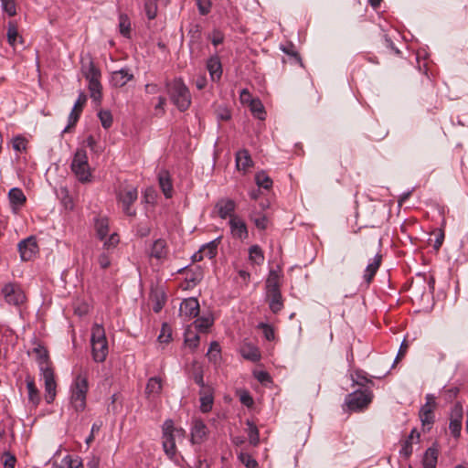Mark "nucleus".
<instances>
[{
    "label": "nucleus",
    "mask_w": 468,
    "mask_h": 468,
    "mask_svg": "<svg viewBox=\"0 0 468 468\" xmlns=\"http://www.w3.org/2000/svg\"><path fill=\"white\" fill-rule=\"evenodd\" d=\"M8 199L14 213H17L27 201L24 192L18 187H13L9 190Z\"/></svg>",
    "instance_id": "17"
},
{
    "label": "nucleus",
    "mask_w": 468,
    "mask_h": 468,
    "mask_svg": "<svg viewBox=\"0 0 468 468\" xmlns=\"http://www.w3.org/2000/svg\"><path fill=\"white\" fill-rule=\"evenodd\" d=\"M438 461V450L430 447L426 450L422 459L423 468H435Z\"/></svg>",
    "instance_id": "27"
},
{
    "label": "nucleus",
    "mask_w": 468,
    "mask_h": 468,
    "mask_svg": "<svg viewBox=\"0 0 468 468\" xmlns=\"http://www.w3.org/2000/svg\"><path fill=\"white\" fill-rule=\"evenodd\" d=\"M144 10L148 19H154L157 14V5L155 0H147L144 4Z\"/></svg>",
    "instance_id": "43"
},
{
    "label": "nucleus",
    "mask_w": 468,
    "mask_h": 468,
    "mask_svg": "<svg viewBox=\"0 0 468 468\" xmlns=\"http://www.w3.org/2000/svg\"><path fill=\"white\" fill-rule=\"evenodd\" d=\"M267 300L272 313L277 314L282 309L283 303L281 292L267 295Z\"/></svg>",
    "instance_id": "34"
},
{
    "label": "nucleus",
    "mask_w": 468,
    "mask_h": 468,
    "mask_svg": "<svg viewBox=\"0 0 468 468\" xmlns=\"http://www.w3.org/2000/svg\"><path fill=\"white\" fill-rule=\"evenodd\" d=\"M117 197L122 212L129 217L135 216L136 210L133 204L138 197L137 188L133 186L123 187L119 191Z\"/></svg>",
    "instance_id": "9"
},
{
    "label": "nucleus",
    "mask_w": 468,
    "mask_h": 468,
    "mask_svg": "<svg viewBox=\"0 0 468 468\" xmlns=\"http://www.w3.org/2000/svg\"><path fill=\"white\" fill-rule=\"evenodd\" d=\"M207 68L209 71L212 80L220 79L222 74V67L218 57H211L207 62Z\"/></svg>",
    "instance_id": "24"
},
{
    "label": "nucleus",
    "mask_w": 468,
    "mask_h": 468,
    "mask_svg": "<svg viewBox=\"0 0 468 468\" xmlns=\"http://www.w3.org/2000/svg\"><path fill=\"white\" fill-rule=\"evenodd\" d=\"M80 112H79V110H76V109H72V111L70 112L69 115V123L68 125L64 128L63 132L62 133H67L69 131V129L74 126L76 124V122H78L79 118H80Z\"/></svg>",
    "instance_id": "52"
},
{
    "label": "nucleus",
    "mask_w": 468,
    "mask_h": 468,
    "mask_svg": "<svg viewBox=\"0 0 468 468\" xmlns=\"http://www.w3.org/2000/svg\"><path fill=\"white\" fill-rule=\"evenodd\" d=\"M119 27L120 32L122 36L128 37L130 34V21L129 18L124 16L121 15L119 17Z\"/></svg>",
    "instance_id": "48"
},
{
    "label": "nucleus",
    "mask_w": 468,
    "mask_h": 468,
    "mask_svg": "<svg viewBox=\"0 0 468 468\" xmlns=\"http://www.w3.org/2000/svg\"><path fill=\"white\" fill-rule=\"evenodd\" d=\"M80 112H79V110H76V109H72V111L70 112L69 115V123L68 125L64 128L63 132L62 133H67L69 131V129L74 126L76 124V122H78L79 118H80Z\"/></svg>",
    "instance_id": "51"
},
{
    "label": "nucleus",
    "mask_w": 468,
    "mask_h": 468,
    "mask_svg": "<svg viewBox=\"0 0 468 468\" xmlns=\"http://www.w3.org/2000/svg\"><path fill=\"white\" fill-rule=\"evenodd\" d=\"M235 208L236 203L234 200L230 198H221L216 203L214 207V213L221 218H230L231 216L235 215Z\"/></svg>",
    "instance_id": "14"
},
{
    "label": "nucleus",
    "mask_w": 468,
    "mask_h": 468,
    "mask_svg": "<svg viewBox=\"0 0 468 468\" xmlns=\"http://www.w3.org/2000/svg\"><path fill=\"white\" fill-rule=\"evenodd\" d=\"M52 468H83V465L80 457L67 455L61 460L60 465H54Z\"/></svg>",
    "instance_id": "31"
},
{
    "label": "nucleus",
    "mask_w": 468,
    "mask_h": 468,
    "mask_svg": "<svg viewBox=\"0 0 468 468\" xmlns=\"http://www.w3.org/2000/svg\"><path fill=\"white\" fill-rule=\"evenodd\" d=\"M250 111L253 113L254 117L258 118L259 120H265L266 118V112L264 111V107L261 101L259 100H251L250 103Z\"/></svg>",
    "instance_id": "38"
},
{
    "label": "nucleus",
    "mask_w": 468,
    "mask_h": 468,
    "mask_svg": "<svg viewBox=\"0 0 468 468\" xmlns=\"http://www.w3.org/2000/svg\"><path fill=\"white\" fill-rule=\"evenodd\" d=\"M166 92L173 104L180 111H186L191 104V95L182 79L176 78L165 83Z\"/></svg>",
    "instance_id": "3"
},
{
    "label": "nucleus",
    "mask_w": 468,
    "mask_h": 468,
    "mask_svg": "<svg viewBox=\"0 0 468 468\" xmlns=\"http://www.w3.org/2000/svg\"><path fill=\"white\" fill-rule=\"evenodd\" d=\"M213 405V397L211 394L202 396L200 399V410L207 413L211 410Z\"/></svg>",
    "instance_id": "46"
},
{
    "label": "nucleus",
    "mask_w": 468,
    "mask_h": 468,
    "mask_svg": "<svg viewBox=\"0 0 468 468\" xmlns=\"http://www.w3.org/2000/svg\"><path fill=\"white\" fill-rule=\"evenodd\" d=\"M94 226L97 234H107L109 231V221L106 218H97Z\"/></svg>",
    "instance_id": "44"
},
{
    "label": "nucleus",
    "mask_w": 468,
    "mask_h": 468,
    "mask_svg": "<svg viewBox=\"0 0 468 468\" xmlns=\"http://www.w3.org/2000/svg\"><path fill=\"white\" fill-rule=\"evenodd\" d=\"M26 383L28 392V401L33 407L36 408L40 402L39 391L36 387L35 381L32 378L27 377L26 378Z\"/></svg>",
    "instance_id": "23"
},
{
    "label": "nucleus",
    "mask_w": 468,
    "mask_h": 468,
    "mask_svg": "<svg viewBox=\"0 0 468 468\" xmlns=\"http://www.w3.org/2000/svg\"><path fill=\"white\" fill-rule=\"evenodd\" d=\"M199 342V335L190 332L186 331V336H185V343L190 347V348H196Z\"/></svg>",
    "instance_id": "50"
},
{
    "label": "nucleus",
    "mask_w": 468,
    "mask_h": 468,
    "mask_svg": "<svg viewBox=\"0 0 468 468\" xmlns=\"http://www.w3.org/2000/svg\"><path fill=\"white\" fill-rule=\"evenodd\" d=\"M426 403L420 410V419L423 426L432 425L435 420L434 410L437 406L436 398L433 394H427Z\"/></svg>",
    "instance_id": "12"
},
{
    "label": "nucleus",
    "mask_w": 468,
    "mask_h": 468,
    "mask_svg": "<svg viewBox=\"0 0 468 468\" xmlns=\"http://www.w3.org/2000/svg\"><path fill=\"white\" fill-rule=\"evenodd\" d=\"M1 6L9 16H14L16 14L15 0H1Z\"/></svg>",
    "instance_id": "45"
},
{
    "label": "nucleus",
    "mask_w": 468,
    "mask_h": 468,
    "mask_svg": "<svg viewBox=\"0 0 468 468\" xmlns=\"http://www.w3.org/2000/svg\"><path fill=\"white\" fill-rule=\"evenodd\" d=\"M351 380L353 382V386L356 385L364 388H366L367 384L372 383L368 378L367 374L363 370H356L351 374Z\"/></svg>",
    "instance_id": "35"
},
{
    "label": "nucleus",
    "mask_w": 468,
    "mask_h": 468,
    "mask_svg": "<svg viewBox=\"0 0 468 468\" xmlns=\"http://www.w3.org/2000/svg\"><path fill=\"white\" fill-rule=\"evenodd\" d=\"M207 356L210 362L217 364L221 358V349L218 342H211Z\"/></svg>",
    "instance_id": "37"
},
{
    "label": "nucleus",
    "mask_w": 468,
    "mask_h": 468,
    "mask_svg": "<svg viewBox=\"0 0 468 468\" xmlns=\"http://www.w3.org/2000/svg\"><path fill=\"white\" fill-rule=\"evenodd\" d=\"M2 295L8 304L15 306H19L26 300V295L21 286L14 282L4 285L2 288Z\"/></svg>",
    "instance_id": "10"
},
{
    "label": "nucleus",
    "mask_w": 468,
    "mask_h": 468,
    "mask_svg": "<svg viewBox=\"0 0 468 468\" xmlns=\"http://www.w3.org/2000/svg\"><path fill=\"white\" fill-rule=\"evenodd\" d=\"M253 165L252 159L248 150L241 149L236 154V166L238 170L247 171Z\"/></svg>",
    "instance_id": "21"
},
{
    "label": "nucleus",
    "mask_w": 468,
    "mask_h": 468,
    "mask_svg": "<svg viewBox=\"0 0 468 468\" xmlns=\"http://www.w3.org/2000/svg\"><path fill=\"white\" fill-rule=\"evenodd\" d=\"M207 435V428L200 420H195L191 427V441L194 444L201 443Z\"/></svg>",
    "instance_id": "18"
},
{
    "label": "nucleus",
    "mask_w": 468,
    "mask_h": 468,
    "mask_svg": "<svg viewBox=\"0 0 468 468\" xmlns=\"http://www.w3.org/2000/svg\"><path fill=\"white\" fill-rule=\"evenodd\" d=\"M165 104H166V99L163 96L158 97V102L154 106L156 115H163L165 113Z\"/></svg>",
    "instance_id": "60"
},
{
    "label": "nucleus",
    "mask_w": 468,
    "mask_h": 468,
    "mask_svg": "<svg viewBox=\"0 0 468 468\" xmlns=\"http://www.w3.org/2000/svg\"><path fill=\"white\" fill-rule=\"evenodd\" d=\"M18 250L23 261L31 260L38 250L36 236H27V239L20 241Z\"/></svg>",
    "instance_id": "13"
},
{
    "label": "nucleus",
    "mask_w": 468,
    "mask_h": 468,
    "mask_svg": "<svg viewBox=\"0 0 468 468\" xmlns=\"http://www.w3.org/2000/svg\"><path fill=\"white\" fill-rule=\"evenodd\" d=\"M381 259L382 256L380 254H376L372 261L367 264L364 273V280L367 283H369L377 273L381 264Z\"/></svg>",
    "instance_id": "26"
},
{
    "label": "nucleus",
    "mask_w": 468,
    "mask_h": 468,
    "mask_svg": "<svg viewBox=\"0 0 468 468\" xmlns=\"http://www.w3.org/2000/svg\"><path fill=\"white\" fill-rule=\"evenodd\" d=\"M90 344L93 360L96 363L104 362L108 356L109 348L105 331L101 324H95L92 326Z\"/></svg>",
    "instance_id": "4"
},
{
    "label": "nucleus",
    "mask_w": 468,
    "mask_h": 468,
    "mask_svg": "<svg viewBox=\"0 0 468 468\" xmlns=\"http://www.w3.org/2000/svg\"><path fill=\"white\" fill-rule=\"evenodd\" d=\"M373 398L372 391L368 388L356 389L348 394L346 398L345 403L349 410L358 411L367 408L371 402Z\"/></svg>",
    "instance_id": "7"
},
{
    "label": "nucleus",
    "mask_w": 468,
    "mask_h": 468,
    "mask_svg": "<svg viewBox=\"0 0 468 468\" xmlns=\"http://www.w3.org/2000/svg\"><path fill=\"white\" fill-rule=\"evenodd\" d=\"M82 72L84 77L89 82V90L90 93V98L96 101L100 102L101 99V71L95 66L92 61H90L87 65L82 66Z\"/></svg>",
    "instance_id": "5"
},
{
    "label": "nucleus",
    "mask_w": 468,
    "mask_h": 468,
    "mask_svg": "<svg viewBox=\"0 0 468 468\" xmlns=\"http://www.w3.org/2000/svg\"><path fill=\"white\" fill-rule=\"evenodd\" d=\"M6 37L8 44L12 47L16 46L17 39L20 37L18 36L17 27L13 21H10L7 25Z\"/></svg>",
    "instance_id": "39"
},
{
    "label": "nucleus",
    "mask_w": 468,
    "mask_h": 468,
    "mask_svg": "<svg viewBox=\"0 0 468 468\" xmlns=\"http://www.w3.org/2000/svg\"><path fill=\"white\" fill-rule=\"evenodd\" d=\"M250 261L256 265H261L264 261V255L261 249L258 245H253L249 250Z\"/></svg>",
    "instance_id": "36"
},
{
    "label": "nucleus",
    "mask_w": 468,
    "mask_h": 468,
    "mask_svg": "<svg viewBox=\"0 0 468 468\" xmlns=\"http://www.w3.org/2000/svg\"><path fill=\"white\" fill-rule=\"evenodd\" d=\"M198 11L201 15L205 16L210 12L211 2L210 0H197Z\"/></svg>",
    "instance_id": "58"
},
{
    "label": "nucleus",
    "mask_w": 468,
    "mask_h": 468,
    "mask_svg": "<svg viewBox=\"0 0 468 468\" xmlns=\"http://www.w3.org/2000/svg\"><path fill=\"white\" fill-rule=\"evenodd\" d=\"M239 353L243 358L251 362H257L261 359L259 348L250 342H244L239 347Z\"/></svg>",
    "instance_id": "19"
},
{
    "label": "nucleus",
    "mask_w": 468,
    "mask_h": 468,
    "mask_svg": "<svg viewBox=\"0 0 468 468\" xmlns=\"http://www.w3.org/2000/svg\"><path fill=\"white\" fill-rule=\"evenodd\" d=\"M229 225L232 234H248L247 225L239 215L231 216Z\"/></svg>",
    "instance_id": "25"
},
{
    "label": "nucleus",
    "mask_w": 468,
    "mask_h": 468,
    "mask_svg": "<svg viewBox=\"0 0 468 468\" xmlns=\"http://www.w3.org/2000/svg\"><path fill=\"white\" fill-rule=\"evenodd\" d=\"M239 459L247 468H256L258 465L256 460L249 453L241 452Z\"/></svg>",
    "instance_id": "49"
},
{
    "label": "nucleus",
    "mask_w": 468,
    "mask_h": 468,
    "mask_svg": "<svg viewBox=\"0 0 468 468\" xmlns=\"http://www.w3.org/2000/svg\"><path fill=\"white\" fill-rule=\"evenodd\" d=\"M110 253H107V252H102L100 256H99V259H98V261H99V264L101 266V268L102 269H106L110 266L111 264V260H110V256H109Z\"/></svg>",
    "instance_id": "61"
},
{
    "label": "nucleus",
    "mask_w": 468,
    "mask_h": 468,
    "mask_svg": "<svg viewBox=\"0 0 468 468\" xmlns=\"http://www.w3.org/2000/svg\"><path fill=\"white\" fill-rule=\"evenodd\" d=\"M258 327L262 330L263 335L267 340L271 341L274 339V331L270 324L265 323H260L258 324Z\"/></svg>",
    "instance_id": "54"
},
{
    "label": "nucleus",
    "mask_w": 468,
    "mask_h": 468,
    "mask_svg": "<svg viewBox=\"0 0 468 468\" xmlns=\"http://www.w3.org/2000/svg\"><path fill=\"white\" fill-rule=\"evenodd\" d=\"M463 419V408L461 402H456L450 412L449 430L451 434L458 439L461 435Z\"/></svg>",
    "instance_id": "11"
},
{
    "label": "nucleus",
    "mask_w": 468,
    "mask_h": 468,
    "mask_svg": "<svg viewBox=\"0 0 468 468\" xmlns=\"http://www.w3.org/2000/svg\"><path fill=\"white\" fill-rule=\"evenodd\" d=\"M412 444H413V442L410 441V440H405L402 442L401 449L399 451V454L401 456H403L405 459L410 458V455L412 454V452H413Z\"/></svg>",
    "instance_id": "53"
},
{
    "label": "nucleus",
    "mask_w": 468,
    "mask_h": 468,
    "mask_svg": "<svg viewBox=\"0 0 468 468\" xmlns=\"http://www.w3.org/2000/svg\"><path fill=\"white\" fill-rule=\"evenodd\" d=\"M88 390L87 376L81 373L77 374L69 388V406L76 413L85 410Z\"/></svg>",
    "instance_id": "2"
},
{
    "label": "nucleus",
    "mask_w": 468,
    "mask_h": 468,
    "mask_svg": "<svg viewBox=\"0 0 468 468\" xmlns=\"http://www.w3.org/2000/svg\"><path fill=\"white\" fill-rule=\"evenodd\" d=\"M151 255L156 259H162L166 255V242L165 239H158L154 242Z\"/></svg>",
    "instance_id": "33"
},
{
    "label": "nucleus",
    "mask_w": 468,
    "mask_h": 468,
    "mask_svg": "<svg viewBox=\"0 0 468 468\" xmlns=\"http://www.w3.org/2000/svg\"><path fill=\"white\" fill-rule=\"evenodd\" d=\"M255 181H256V184L259 186V187H261V188H264L267 190L270 189L272 186V180L263 171L256 174Z\"/></svg>",
    "instance_id": "41"
},
{
    "label": "nucleus",
    "mask_w": 468,
    "mask_h": 468,
    "mask_svg": "<svg viewBox=\"0 0 468 468\" xmlns=\"http://www.w3.org/2000/svg\"><path fill=\"white\" fill-rule=\"evenodd\" d=\"M13 147L16 151H22L26 149V144L24 139L16 137L13 142Z\"/></svg>",
    "instance_id": "64"
},
{
    "label": "nucleus",
    "mask_w": 468,
    "mask_h": 468,
    "mask_svg": "<svg viewBox=\"0 0 468 468\" xmlns=\"http://www.w3.org/2000/svg\"><path fill=\"white\" fill-rule=\"evenodd\" d=\"M156 191L153 187H148L144 193V201L147 204H154L156 199Z\"/></svg>",
    "instance_id": "57"
},
{
    "label": "nucleus",
    "mask_w": 468,
    "mask_h": 468,
    "mask_svg": "<svg viewBox=\"0 0 468 468\" xmlns=\"http://www.w3.org/2000/svg\"><path fill=\"white\" fill-rule=\"evenodd\" d=\"M213 317L211 315L201 316L195 320V327L199 332H206L213 324Z\"/></svg>",
    "instance_id": "40"
},
{
    "label": "nucleus",
    "mask_w": 468,
    "mask_h": 468,
    "mask_svg": "<svg viewBox=\"0 0 468 468\" xmlns=\"http://www.w3.org/2000/svg\"><path fill=\"white\" fill-rule=\"evenodd\" d=\"M180 315L185 318L197 317L199 313V303L197 298L185 299L179 307Z\"/></svg>",
    "instance_id": "15"
},
{
    "label": "nucleus",
    "mask_w": 468,
    "mask_h": 468,
    "mask_svg": "<svg viewBox=\"0 0 468 468\" xmlns=\"http://www.w3.org/2000/svg\"><path fill=\"white\" fill-rule=\"evenodd\" d=\"M158 181L161 190L166 198L173 196V185L169 173L167 171H161L158 175Z\"/></svg>",
    "instance_id": "22"
},
{
    "label": "nucleus",
    "mask_w": 468,
    "mask_h": 468,
    "mask_svg": "<svg viewBox=\"0 0 468 468\" xmlns=\"http://www.w3.org/2000/svg\"><path fill=\"white\" fill-rule=\"evenodd\" d=\"M183 429L173 427L172 420H166L163 428V448L166 455L172 459L176 454V436H183Z\"/></svg>",
    "instance_id": "8"
},
{
    "label": "nucleus",
    "mask_w": 468,
    "mask_h": 468,
    "mask_svg": "<svg viewBox=\"0 0 468 468\" xmlns=\"http://www.w3.org/2000/svg\"><path fill=\"white\" fill-rule=\"evenodd\" d=\"M102 243L103 252L111 253L120 242L119 236H99Z\"/></svg>",
    "instance_id": "32"
},
{
    "label": "nucleus",
    "mask_w": 468,
    "mask_h": 468,
    "mask_svg": "<svg viewBox=\"0 0 468 468\" xmlns=\"http://www.w3.org/2000/svg\"><path fill=\"white\" fill-rule=\"evenodd\" d=\"M133 79V74L128 68H122L113 71L111 76L110 82L113 87L121 88L126 85Z\"/></svg>",
    "instance_id": "16"
},
{
    "label": "nucleus",
    "mask_w": 468,
    "mask_h": 468,
    "mask_svg": "<svg viewBox=\"0 0 468 468\" xmlns=\"http://www.w3.org/2000/svg\"><path fill=\"white\" fill-rule=\"evenodd\" d=\"M2 459H3L4 468H15V464L16 462L15 455L6 452L3 454Z\"/></svg>",
    "instance_id": "56"
},
{
    "label": "nucleus",
    "mask_w": 468,
    "mask_h": 468,
    "mask_svg": "<svg viewBox=\"0 0 468 468\" xmlns=\"http://www.w3.org/2000/svg\"><path fill=\"white\" fill-rule=\"evenodd\" d=\"M98 116L103 128L108 129L112 126V116L109 111H101Z\"/></svg>",
    "instance_id": "47"
},
{
    "label": "nucleus",
    "mask_w": 468,
    "mask_h": 468,
    "mask_svg": "<svg viewBox=\"0 0 468 468\" xmlns=\"http://www.w3.org/2000/svg\"><path fill=\"white\" fill-rule=\"evenodd\" d=\"M250 218L254 223L259 231L267 229L269 225V219L264 214L261 212L252 211L250 214Z\"/></svg>",
    "instance_id": "29"
},
{
    "label": "nucleus",
    "mask_w": 468,
    "mask_h": 468,
    "mask_svg": "<svg viewBox=\"0 0 468 468\" xmlns=\"http://www.w3.org/2000/svg\"><path fill=\"white\" fill-rule=\"evenodd\" d=\"M247 425L250 443L256 446L260 441L259 430L257 426L250 421H248Z\"/></svg>",
    "instance_id": "42"
},
{
    "label": "nucleus",
    "mask_w": 468,
    "mask_h": 468,
    "mask_svg": "<svg viewBox=\"0 0 468 468\" xmlns=\"http://www.w3.org/2000/svg\"><path fill=\"white\" fill-rule=\"evenodd\" d=\"M419 229V224L416 221L406 220L400 225L401 232H417Z\"/></svg>",
    "instance_id": "55"
},
{
    "label": "nucleus",
    "mask_w": 468,
    "mask_h": 468,
    "mask_svg": "<svg viewBox=\"0 0 468 468\" xmlns=\"http://www.w3.org/2000/svg\"><path fill=\"white\" fill-rule=\"evenodd\" d=\"M162 380L158 377L150 378L145 388V394L149 399H155L162 391Z\"/></svg>",
    "instance_id": "20"
},
{
    "label": "nucleus",
    "mask_w": 468,
    "mask_h": 468,
    "mask_svg": "<svg viewBox=\"0 0 468 468\" xmlns=\"http://www.w3.org/2000/svg\"><path fill=\"white\" fill-rule=\"evenodd\" d=\"M86 101H87V96L83 92H80L79 94L77 101L74 103L73 108L76 110H79V112H82V108H83L84 104L86 103Z\"/></svg>",
    "instance_id": "62"
},
{
    "label": "nucleus",
    "mask_w": 468,
    "mask_h": 468,
    "mask_svg": "<svg viewBox=\"0 0 468 468\" xmlns=\"http://www.w3.org/2000/svg\"><path fill=\"white\" fill-rule=\"evenodd\" d=\"M33 353L37 356L40 375L44 379L45 399L50 404L56 398L57 384L54 372L48 363V352L43 346H38L33 348Z\"/></svg>",
    "instance_id": "1"
},
{
    "label": "nucleus",
    "mask_w": 468,
    "mask_h": 468,
    "mask_svg": "<svg viewBox=\"0 0 468 468\" xmlns=\"http://www.w3.org/2000/svg\"><path fill=\"white\" fill-rule=\"evenodd\" d=\"M239 400L243 405H245L247 407H250L253 404V399H252L251 396L250 395V393L247 391H243L240 394Z\"/></svg>",
    "instance_id": "63"
},
{
    "label": "nucleus",
    "mask_w": 468,
    "mask_h": 468,
    "mask_svg": "<svg viewBox=\"0 0 468 468\" xmlns=\"http://www.w3.org/2000/svg\"><path fill=\"white\" fill-rule=\"evenodd\" d=\"M281 292L279 285V276L276 272L271 271L266 281V294H273Z\"/></svg>",
    "instance_id": "30"
},
{
    "label": "nucleus",
    "mask_w": 468,
    "mask_h": 468,
    "mask_svg": "<svg viewBox=\"0 0 468 468\" xmlns=\"http://www.w3.org/2000/svg\"><path fill=\"white\" fill-rule=\"evenodd\" d=\"M282 49L284 53L292 56L294 60L297 63H299L301 66H303L302 59H301L299 54L293 50L292 45H290L288 47H283Z\"/></svg>",
    "instance_id": "59"
},
{
    "label": "nucleus",
    "mask_w": 468,
    "mask_h": 468,
    "mask_svg": "<svg viewBox=\"0 0 468 468\" xmlns=\"http://www.w3.org/2000/svg\"><path fill=\"white\" fill-rule=\"evenodd\" d=\"M220 238L221 236H218L216 239L204 244L199 249L200 253H202L204 258L213 259L216 256Z\"/></svg>",
    "instance_id": "28"
},
{
    "label": "nucleus",
    "mask_w": 468,
    "mask_h": 468,
    "mask_svg": "<svg viewBox=\"0 0 468 468\" xmlns=\"http://www.w3.org/2000/svg\"><path fill=\"white\" fill-rule=\"evenodd\" d=\"M71 171L81 183H88L91 178V172L88 162V155L84 149H78L71 162Z\"/></svg>",
    "instance_id": "6"
}]
</instances>
